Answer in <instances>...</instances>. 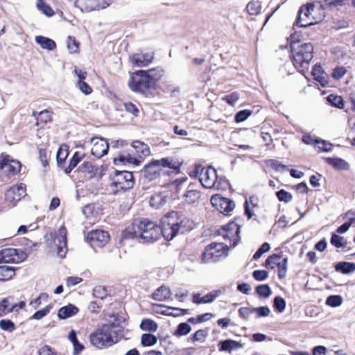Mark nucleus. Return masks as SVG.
I'll return each instance as SVG.
<instances>
[{"mask_svg":"<svg viewBox=\"0 0 355 355\" xmlns=\"http://www.w3.org/2000/svg\"><path fill=\"white\" fill-rule=\"evenodd\" d=\"M160 226L148 219H135L122 232V238L141 240L144 243H154L161 236Z\"/></svg>","mask_w":355,"mask_h":355,"instance_id":"obj_1","label":"nucleus"},{"mask_svg":"<svg viewBox=\"0 0 355 355\" xmlns=\"http://www.w3.org/2000/svg\"><path fill=\"white\" fill-rule=\"evenodd\" d=\"M123 337V327L114 322L107 323L98 327L89 335L91 344L98 349L108 348Z\"/></svg>","mask_w":355,"mask_h":355,"instance_id":"obj_2","label":"nucleus"},{"mask_svg":"<svg viewBox=\"0 0 355 355\" xmlns=\"http://www.w3.org/2000/svg\"><path fill=\"white\" fill-rule=\"evenodd\" d=\"M193 222L189 219L180 218L178 214L171 211L161 220V235L167 241L172 240L179 232L184 233L193 228Z\"/></svg>","mask_w":355,"mask_h":355,"instance_id":"obj_3","label":"nucleus"},{"mask_svg":"<svg viewBox=\"0 0 355 355\" xmlns=\"http://www.w3.org/2000/svg\"><path fill=\"white\" fill-rule=\"evenodd\" d=\"M180 163L173 157H165L161 159H153L144 170V176L149 180H153L161 175H169L171 171L178 173Z\"/></svg>","mask_w":355,"mask_h":355,"instance_id":"obj_4","label":"nucleus"},{"mask_svg":"<svg viewBox=\"0 0 355 355\" xmlns=\"http://www.w3.org/2000/svg\"><path fill=\"white\" fill-rule=\"evenodd\" d=\"M291 49L295 67L302 70L307 69L313 58V45L311 43L291 42Z\"/></svg>","mask_w":355,"mask_h":355,"instance_id":"obj_5","label":"nucleus"},{"mask_svg":"<svg viewBox=\"0 0 355 355\" xmlns=\"http://www.w3.org/2000/svg\"><path fill=\"white\" fill-rule=\"evenodd\" d=\"M193 177H198L199 180L205 188L219 189L220 187V180L216 171L211 166L203 167L201 165H196L191 175Z\"/></svg>","mask_w":355,"mask_h":355,"instance_id":"obj_6","label":"nucleus"},{"mask_svg":"<svg viewBox=\"0 0 355 355\" xmlns=\"http://www.w3.org/2000/svg\"><path fill=\"white\" fill-rule=\"evenodd\" d=\"M112 180L110 189L114 194L125 192L132 189L135 184L132 173L127 171H116Z\"/></svg>","mask_w":355,"mask_h":355,"instance_id":"obj_7","label":"nucleus"},{"mask_svg":"<svg viewBox=\"0 0 355 355\" xmlns=\"http://www.w3.org/2000/svg\"><path fill=\"white\" fill-rule=\"evenodd\" d=\"M129 88L135 92L146 94L153 88V82L149 80L144 70H139L133 73L128 80Z\"/></svg>","mask_w":355,"mask_h":355,"instance_id":"obj_8","label":"nucleus"},{"mask_svg":"<svg viewBox=\"0 0 355 355\" xmlns=\"http://www.w3.org/2000/svg\"><path fill=\"white\" fill-rule=\"evenodd\" d=\"M228 253L227 244L212 243L209 245L202 254V261L205 263L216 262L226 257Z\"/></svg>","mask_w":355,"mask_h":355,"instance_id":"obj_9","label":"nucleus"},{"mask_svg":"<svg viewBox=\"0 0 355 355\" xmlns=\"http://www.w3.org/2000/svg\"><path fill=\"white\" fill-rule=\"evenodd\" d=\"M314 8V3H308L306 5L302 6L298 12V17L296 19L295 25L302 28L317 23L313 17H311Z\"/></svg>","mask_w":355,"mask_h":355,"instance_id":"obj_10","label":"nucleus"},{"mask_svg":"<svg viewBox=\"0 0 355 355\" xmlns=\"http://www.w3.org/2000/svg\"><path fill=\"white\" fill-rule=\"evenodd\" d=\"M225 241H228L230 247H235L240 240V227L236 223H230L218 230Z\"/></svg>","mask_w":355,"mask_h":355,"instance_id":"obj_11","label":"nucleus"},{"mask_svg":"<svg viewBox=\"0 0 355 355\" xmlns=\"http://www.w3.org/2000/svg\"><path fill=\"white\" fill-rule=\"evenodd\" d=\"M21 164L16 159H13L10 155L2 153L0 155V169L7 175H17L21 170Z\"/></svg>","mask_w":355,"mask_h":355,"instance_id":"obj_12","label":"nucleus"},{"mask_svg":"<svg viewBox=\"0 0 355 355\" xmlns=\"http://www.w3.org/2000/svg\"><path fill=\"white\" fill-rule=\"evenodd\" d=\"M210 202L214 207L224 215H230L235 207V204L232 200L219 194L212 196Z\"/></svg>","mask_w":355,"mask_h":355,"instance_id":"obj_13","label":"nucleus"},{"mask_svg":"<svg viewBox=\"0 0 355 355\" xmlns=\"http://www.w3.org/2000/svg\"><path fill=\"white\" fill-rule=\"evenodd\" d=\"M112 0H77L76 6L82 12H89L95 10L104 9L110 6Z\"/></svg>","mask_w":355,"mask_h":355,"instance_id":"obj_14","label":"nucleus"},{"mask_svg":"<svg viewBox=\"0 0 355 355\" xmlns=\"http://www.w3.org/2000/svg\"><path fill=\"white\" fill-rule=\"evenodd\" d=\"M87 240L93 248L104 247L110 240L107 232L102 230H95L89 232Z\"/></svg>","mask_w":355,"mask_h":355,"instance_id":"obj_15","label":"nucleus"},{"mask_svg":"<svg viewBox=\"0 0 355 355\" xmlns=\"http://www.w3.org/2000/svg\"><path fill=\"white\" fill-rule=\"evenodd\" d=\"M268 266L271 268L277 267L278 277L283 279L286 277L288 269V259L281 256L273 254L268 257Z\"/></svg>","mask_w":355,"mask_h":355,"instance_id":"obj_16","label":"nucleus"},{"mask_svg":"<svg viewBox=\"0 0 355 355\" xmlns=\"http://www.w3.org/2000/svg\"><path fill=\"white\" fill-rule=\"evenodd\" d=\"M26 257V254L15 248H5L0 250V260L5 263H19Z\"/></svg>","mask_w":355,"mask_h":355,"instance_id":"obj_17","label":"nucleus"},{"mask_svg":"<svg viewBox=\"0 0 355 355\" xmlns=\"http://www.w3.org/2000/svg\"><path fill=\"white\" fill-rule=\"evenodd\" d=\"M26 185L23 183L13 185L7 190L5 194L6 200L10 203L20 200L26 196Z\"/></svg>","mask_w":355,"mask_h":355,"instance_id":"obj_18","label":"nucleus"},{"mask_svg":"<svg viewBox=\"0 0 355 355\" xmlns=\"http://www.w3.org/2000/svg\"><path fill=\"white\" fill-rule=\"evenodd\" d=\"M93 146L92 148V154L97 158H101L107 153L109 144L105 139L95 137L92 139Z\"/></svg>","mask_w":355,"mask_h":355,"instance_id":"obj_19","label":"nucleus"},{"mask_svg":"<svg viewBox=\"0 0 355 355\" xmlns=\"http://www.w3.org/2000/svg\"><path fill=\"white\" fill-rule=\"evenodd\" d=\"M54 242L58 247V255L64 257L67 252V229L64 225L59 228Z\"/></svg>","mask_w":355,"mask_h":355,"instance_id":"obj_20","label":"nucleus"},{"mask_svg":"<svg viewBox=\"0 0 355 355\" xmlns=\"http://www.w3.org/2000/svg\"><path fill=\"white\" fill-rule=\"evenodd\" d=\"M130 59L132 64L137 67H146L153 62L154 59V53L152 51L147 53H137L130 56Z\"/></svg>","mask_w":355,"mask_h":355,"instance_id":"obj_21","label":"nucleus"},{"mask_svg":"<svg viewBox=\"0 0 355 355\" xmlns=\"http://www.w3.org/2000/svg\"><path fill=\"white\" fill-rule=\"evenodd\" d=\"M13 297L9 296L2 299L0 302V318L13 312Z\"/></svg>","mask_w":355,"mask_h":355,"instance_id":"obj_22","label":"nucleus"},{"mask_svg":"<svg viewBox=\"0 0 355 355\" xmlns=\"http://www.w3.org/2000/svg\"><path fill=\"white\" fill-rule=\"evenodd\" d=\"M220 293V291H216L201 297L200 294L196 293L193 295V302L196 304L212 302Z\"/></svg>","mask_w":355,"mask_h":355,"instance_id":"obj_23","label":"nucleus"},{"mask_svg":"<svg viewBox=\"0 0 355 355\" xmlns=\"http://www.w3.org/2000/svg\"><path fill=\"white\" fill-rule=\"evenodd\" d=\"M78 311V309L74 305L69 304L67 306L61 307L58 313V316L60 319H67L76 315Z\"/></svg>","mask_w":355,"mask_h":355,"instance_id":"obj_24","label":"nucleus"},{"mask_svg":"<svg viewBox=\"0 0 355 355\" xmlns=\"http://www.w3.org/2000/svg\"><path fill=\"white\" fill-rule=\"evenodd\" d=\"M171 295L169 288L162 286L158 288L152 295L153 298L157 301H165L170 298Z\"/></svg>","mask_w":355,"mask_h":355,"instance_id":"obj_25","label":"nucleus"},{"mask_svg":"<svg viewBox=\"0 0 355 355\" xmlns=\"http://www.w3.org/2000/svg\"><path fill=\"white\" fill-rule=\"evenodd\" d=\"M35 42L39 44L41 48L44 49H46L49 51H53L56 48V44L55 42L49 38L46 37L44 36L38 35L35 37Z\"/></svg>","mask_w":355,"mask_h":355,"instance_id":"obj_26","label":"nucleus"},{"mask_svg":"<svg viewBox=\"0 0 355 355\" xmlns=\"http://www.w3.org/2000/svg\"><path fill=\"white\" fill-rule=\"evenodd\" d=\"M78 171L89 178L94 177L96 172L97 168L90 162H84L78 167Z\"/></svg>","mask_w":355,"mask_h":355,"instance_id":"obj_27","label":"nucleus"},{"mask_svg":"<svg viewBox=\"0 0 355 355\" xmlns=\"http://www.w3.org/2000/svg\"><path fill=\"white\" fill-rule=\"evenodd\" d=\"M185 201L189 204H193L200 198V193L199 191L193 189L191 186L188 187L187 191L184 194Z\"/></svg>","mask_w":355,"mask_h":355,"instance_id":"obj_28","label":"nucleus"},{"mask_svg":"<svg viewBox=\"0 0 355 355\" xmlns=\"http://www.w3.org/2000/svg\"><path fill=\"white\" fill-rule=\"evenodd\" d=\"M132 146L140 156L147 157L150 155V150L148 145L140 141H135L132 143Z\"/></svg>","mask_w":355,"mask_h":355,"instance_id":"obj_29","label":"nucleus"},{"mask_svg":"<svg viewBox=\"0 0 355 355\" xmlns=\"http://www.w3.org/2000/svg\"><path fill=\"white\" fill-rule=\"evenodd\" d=\"M145 73L148 76L149 80L153 82V86L155 87L156 82L163 76L164 70L157 67L145 71Z\"/></svg>","mask_w":355,"mask_h":355,"instance_id":"obj_30","label":"nucleus"},{"mask_svg":"<svg viewBox=\"0 0 355 355\" xmlns=\"http://www.w3.org/2000/svg\"><path fill=\"white\" fill-rule=\"evenodd\" d=\"M326 160L336 169L347 170L349 168L348 163L341 158L328 157Z\"/></svg>","mask_w":355,"mask_h":355,"instance_id":"obj_31","label":"nucleus"},{"mask_svg":"<svg viewBox=\"0 0 355 355\" xmlns=\"http://www.w3.org/2000/svg\"><path fill=\"white\" fill-rule=\"evenodd\" d=\"M335 269L344 274H349L355 271V263L345 261L338 262L335 266Z\"/></svg>","mask_w":355,"mask_h":355,"instance_id":"obj_32","label":"nucleus"},{"mask_svg":"<svg viewBox=\"0 0 355 355\" xmlns=\"http://www.w3.org/2000/svg\"><path fill=\"white\" fill-rule=\"evenodd\" d=\"M15 269L14 268L2 265L0 266V280L1 281H8L10 279L15 275Z\"/></svg>","mask_w":355,"mask_h":355,"instance_id":"obj_33","label":"nucleus"},{"mask_svg":"<svg viewBox=\"0 0 355 355\" xmlns=\"http://www.w3.org/2000/svg\"><path fill=\"white\" fill-rule=\"evenodd\" d=\"M68 338L73 344V355H78L83 349V346L78 342L76 334L73 330L69 333Z\"/></svg>","mask_w":355,"mask_h":355,"instance_id":"obj_34","label":"nucleus"},{"mask_svg":"<svg viewBox=\"0 0 355 355\" xmlns=\"http://www.w3.org/2000/svg\"><path fill=\"white\" fill-rule=\"evenodd\" d=\"M166 202V200L164 196H163L162 194H155L151 196L150 204L153 207H155L156 209L159 208L162 205H164Z\"/></svg>","mask_w":355,"mask_h":355,"instance_id":"obj_35","label":"nucleus"},{"mask_svg":"<svg viewBox=\"0 0 355 355\" xmlns=\"http://www.w3.org/2000/svg\"><path fill=\"white\" fill-rule=\"evenodd\" d=\"M140 327L144 331H155L158 326L155 321L150 319H144L141 321Z\"/></svg>","mask_w":355,"mask_h":355,"instance_id":"obj_36","label":"nucleus"},{"mask_svg":"<svg viewBox=\"0 0 355 355\" xmlns=\"http://www.w3.org/2000/svg\"><path fill=\"white\" fill-rule=\"evenodd\" d=\"M246 9L250 15H257L260 12L261 6L258 1H252L246 6Z\"/></svg>","mask_w":355,"mask_h":355,"instance_id":"obj_37","label":"nucleus"},{"mask_svg":"<svg viewBox=\"0 0 355 355\" xmlns=\"http://www.w3.org/2000/svg\"><path fill=\"white\" fill-rule=\"evenodd\" d=\"M328 101L331 105L342 109L344 107V101L340 96L331 94L327 97Z\"/></svg>","mask_w":355,"mask_h":355,"instance_id":"obj_38","label":"nucleus"},{"mask_svg":"<svg viewBox=\"0 0 355 355\" xmlns=\"http://www.w3.org/2000/svg\"><path fill=\"white\" fill-rule=\"evenodd\" d=\"M191 330V327L185 322L180 323L177 329L175 330L174 335L176 336H182L187 335Z\"/></svg>","mask_w":355,"mask_h":355,"instance_id":"obj_39","label":"nucleus"},{"mask_svg":"<svg viewBox=\"0 0 355 355\" xmlns=\"http://www.w3.org/2000/svg\"><path fill=\"white\" fill-rule=\"evenodd\" d=\"M69 153L68 150L67 149V146L64 147H60L58 150L56 157H57V162L59 166H60L64 162L67 157H68Z\"/></svg>","mask_w":355,"mask_h":355,"instance_id":"obj_40","label":"nucleus"},{"mask_svg":"<svg viewBox=\"0 0 355 355\" xmlns=\"http://www.w3.org/2000/svg\"><path fill=\"white\" fill-rule=\"evenodd\" d=\"M37 6L39 10H42L43 13L47 16L51 17L54 15V11L53 9L43 0H37Z\"/></svg>","mask_w":355,"mask_h":355,"instance_id":"obj_41","label":"nucleus"},{"mask_svg":"<svg viewBox=\"0 0 355 355\" xmlns=\"http://www.w3.org/2000/svg\"><path fill=\"white\" fill-rule=\"evenodd\" d=\"M157 343L155 336L150 334H145L141 336V344L144 346H152Z\"/></svg>","mask_w":355,"mask_h":355,"instance_id":"obj_42","label":"nucleus"},{"mask_svg":"<svg viewBox=\"0 0 355 355\" xmlns=\"http://www.w3.org/2000/svg\"><path fill=\"white\" fill-rule=\"evenodd\" d=\"M0 329L4 331L11 333L15 329V324L10 320H1Z\"/></svg>","mask_w":355,"mask_h":355,"instance_id":"obj_43","label":"nucleus"},{"mask_svg":"<svg viewBox=\"0 0 355 355\" xmlns=\"http://www.w3.org/2000/svg\"><path fill=\"white\" fill-rule=\"evenodd\" d=\"M52 309V306L51 304L46 306L44 309H40L36 311L31 318V319L33 320H41L44 318L46 315H48L50 311Z\"/></svg>","mask_w":355,"mask_h":355,"instance_id":"obj_44","label":"nucleus"},{"mask_svg":"<svg viewBox=\"0 0 355 355\" xmlns=\"http://www.w3.org/2000/svg\"><path fill=\"white\" fill-rule=\"evenodd\" d=\"M81 159V157L79 156V153L76 152L73 156L71 157L69 162V164L66 167L64 171L67 174L71 173V171L77 166Z\"/></svg>","mask_w":355,"mask_h":355,"instance_id":"obj_45","label":"nucleus"},{"mask_svg":"<svg viewBox=\"0 0 355 355\" xmlns=\"http://www.w3.org/2000/svg\"><path fill=\"white\" fill-rule=\"evenodd\" d=\"M330 242L331 245L335 246L336 248H342L346 245L347 242L345 239L340 236H338L336 234H333L331 237Z\"/></svg>","mask_w":355,"mask_h":355,"instance_id":"obj_46","label":"nucleus"},{"mask_svg":"<svg viewBox=\"0 0 355 355\" xmlns=\"http://www.w3.org/2000/svg\"><path fill=\"white\" fill-rule=\"evenodd\" d=\"M49 298L48 294L45 293H40V295L31 300L29 303V305L32 306L34 309H37L42 304V301H47Z\"/></svg>","mask_w":355,"mask_h":355,"instance_id":"obj_47","label":"nucleus"},{"mask_svg":"<svg viewBox=\"0 0 355 355\" xmlns=\"http://www.w3.org/2000/svg\"><path fill=\"white\" fill-rule=\"evenodd\" d=\"M208 336L207 329H199L198 330L191 338L193 342L200 341L203 342Z\"/></svg>","mask_w":355,"mask_h":355,"instance_id":"obj_48","label":"nucleus"},{"mask_svg":"<svg viewBox=\"0 0 355 355\" xmlns=\"http://www.w3.org/2000/svg\"><path fill=\"white\" fill-rule=\"evenodd\" d=\"M343 302V299L340 295H330L327 297L326 304L332 307L340 306Z\"/></svg>","mask_w":355,"mask_h":355,"instance_id":"obj_49","label":"nucleus"},{"mask_svg":"<svg viewBox=\"0 0 355 355\" xmlns=\"http://www.w3.org/2000/svg\"><path fill=\"white\" fill-rule=\"evenodd\" d=\"M274 308L279 313L284 311L286 307V302L281 297H275L274 299Z\"/></svg>","mask_w":355,"mask_h":355,"instance_id":"obj_50","label":"nucleus"},{"mask_svg":"<svg viewBox=\"0 0 355 355\" xmlns=\"http://www.w3.org/2000/svg\"><path fill=\"white\" fill-rule=\"evenodd\" d=\"M251 115V111L244 110L239 111L235 116V121L237 123H241L246 120Z\"/></svg>","mask_w":355,"mask_h":355,"instance_id":"obj_51","label":"nucleus"},{"mask_svg":"<svg viewBox=\"0 0 355 355\" xmlns=\"http://www.w3.org/2000/svg\"><path fill=\"white\" fill-rule=\"evenodd\" d=\"M67 47L71 53H76L78 51L79 46L75 38L69 36L67 39Z\"/></svg>","mask_w":355,"mask_h":355,"instance_id":"obj_52","label":"nucleus"},{"mask_svg":"<svg viewBox=\"0 0 355 355\" xmlns=\"http://www.w3.org/2000/svg\"><path fill=\"white\" fill-rule=\"evenodd\" d=\"M276 195L280 201H283L285 202H288L291 200L292 199V195L286 191L284 189H282L276 193Z\"/></svg>","mask_w":355,"mask_h":355,"instance_id":"obj_53","label":"nucleus"},{"mask_svg":"<svg viewBox=\"0 0 355 355\" xmlns=\"http://www.w3.org/2000/svg\"><path fill=\"white\" fill-rule=\"evenodd\" d=\"M317 142L318 150L321 152H329L331 150L332 144L324 140L315 141Z\"/></svg>","mask_w":355,"mask_h":355,"instance_id":"obj_54","label":"nucleus"},{"mask_svg":"<svg viewBox=\"0 0 355 355\" xmlns=\"http://www.w3.org/2000/svg\"><path fill=\"white\" fill-rule=\"evenodd\" d=\"M77 86L86 95L90 94L92 92V87L85 81H78Z\"/></svg>","mask_w":355,"mask_h":355,"instance_id":"obj_55","label":"nucleus"},{"mask_svg":"<svg viewBox=\"0 0 355 355\" xmlns=\"http://www.w3.org/2000/svg\"><path fill=\"white\" fill-rule=\"evenodd\" d=\"M93 295L94 297L103 299L106 296V290L101 286H96L93 290Z\"/></svg>","mask_w":355,"mask_h":355,"instance_id":"obj_56","label":"nucleus"},{"mask_svg":"<svg viewBox=\"0 0 355 355\" xmlns=\"http://www.w3.org/2000/svg\"><path fill=\"white\" fill-rule=\"evenodd\" d=\"M346 73V69L343 67H338L334 69L332 77L336 80L343 78Z\"/></svg>","mask_w":355,"mask_h":355,"instance_id":"obj_57","label":"nucleus"},{"mask_svg":"<svg viewBox=\"0 0 355 355\" xmlns=\"http://www.w3.org/2000/svg\"><path fill=\"white\" fill-rule=\"evenodd\" d=\"M239 315L244 318L248 319L249 316L254 313L253 308L241 307L239 310Z\"/></svg>","mask_w":355,"mask_h":355,"instance_id":"obj_58","label":"nucleus"},{"mask_svg":"<svg viewBox=\"0 0 355 355\" xmlns=\"http://www.w3.org/2000/svg\"><path fill=\"white\" fill-rule=\"evenodd\" d=\"M253 277L257 281H262L266 279V270H257L252 273Z\"/></svg>","mask_w":355,"mask_h":355,"instance_id":"obj_59","label":"nucleus"},{"mask_svg":"<svg viewBox=\"0 0 355 355\" xmlns=\"http://www.w3.org/2000/svg\"><path fill=\"white\" fill-rule=\"evenodd\" d=\"M124 107L127 112L132 113L134 115H137V113L139 112L137 106L131 102L124 103Z\"/></svg>","mask_w":355,"mask_h":355,"instance_id":"obj_60","label":"nucleus"},{"mask_svg":"<svg viewBox=\"0 0 355 355\" xmlns=\"http://www.w3.org/2000/svg\"><path fill=\"white\" fill-rule=\"evenodd\" d=\"M40 120L45 123L51 120V116L49 111L46 110H43L39 113Z\"/></svg>","mask_w":355,"mask_h":355,"instance_id":"obj_61","label":"nucleus"},{"mask_svg":"<svg viewBox=\"0 0 355 355\" xmlns=\"http://www.w3.org/2000/svg\"><path fill=\"white\" fill-rule=\"evenodd\" d=\"M347 221L345 222L347 224H350V226L355 223V211H348L345 216Z\"/></svg>","mask_w":355,"mask_h":355,"instance_id":"obj_62","label":"nucleus"},{"mask_svg":"<svg viewBox=\"0 0 355 355\" xmlns=\"http://www.w3.org/2000/svg\"><path fill=\"white\" fill-rule=\"evenodd\" d=\"M327 348L322 345H318L313 349V355H326Z\"/></svg>","mask_w":355,"mask_h":355,"instance_id":"obj_63","label":"nucleus"},{"mask_svg":"<svg viewBox=\"0 0 355 355\" xmlns=\"http://www.w3.org/2000/svg\"><path fill=\"white\" fill-rule=\"evenodd\" d=\"M39 355H57L52 349L46 345L42 347L39 351Z\"/></svg>","mask_w":355,"mask_h":355,"instance_id":"obj_64","label":"nucleus"}]
</instances>
